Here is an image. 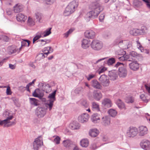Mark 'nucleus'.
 <instances>
[{
	"instance_id": "obj_21",
	"label": "nucleus",
	"mask_w": 150,
	"mask_h": 150,
	"mask_svg": "<svg viewBox=\"0 0 150 150\" xmlns=\"http://www.w3.org/2000/svg\"><path fill=\"white\" fill-rule=\"evenodd\" d=\"M33 96L34 97H38L41 99L43 96L44 94L41 92L40 90L38 88L36 89L33 93Z\"/></svg>"
},
{
	"instance_id": "obj_61",
	"label": "nucleus",
	"mask_w": 150,
	"mask_h": 150,
	"mask_svg": "<svg viewBox=\"0 0 150 150\" xmlns=\"http://www.w3.org/2000/svg\"><path fill=\"white\" fill-rule=\"evenodd\" d=\"M146 4L147 8L150 9V0H142Z\"/></svg>"
},
{
	"instance_id": "obj_20",
	"label": "nucleus",
	"mask_w": 150,
	"mask_h": 150,
	"mask_svg": "<svg viewBox=\"0 0 150 150\" xmlns=\"http://www.w3.org/2000/svg\"><path fill=\"white\" fill-rule=\"evenodd\" d=\"M85 36L88 38L92 39L94 37L95 35V33L92 30H87L85 32Z\"/></svg>"
},
{
	"instance_id": "obj_8",
	"label": "nucleus",
	"mask_w": 150,
	"mask_h": 150,
	"mask_svg": "<svg viewBox=\"0 0 150 150\" xmlns=\"http://www.w3.org/2000/svg\"><path fill=\"white\" fill-rule=\"evenodd\" d=\"M91 8L92 10H94L96 11L100 12L103 10L104 8L101 3L99 1H96L92 3Z\"/></svg>"
},
{
	"instance_id": "obj_50",
	"label": "nucleus",
	"mask_w": 150,
	"mask_h": 150,
	"mask_svg": "<svg viewBox=\"0 0 150 150\" xmlns=\"http://www.w3.org/2000/svg\"><path fill=\"white\" fill-rule=\"evenodd\" d=\"M122 42L123 43L124 46L123 47L125 49H128L129 47V42L128 40L122 41Z\"/></svg>"
},
{
	"instance_id": "obj_5",
	"label": "nucleus",
	"mask_w": 150,
	"mask_h": 150,
	"mask_svg": "<svg viewBox=\"0 0 150 150\" xmlns=\"http://www.w3.org/2000/svg\"><path fill=\"white\" fill-rule=\"evenodd\" d=\"M53 50L50 47H47L44 48L43 50V53H40L37 56V57L41 58V59H43L45 57H46L48 54L52 52Z\"/></svg>"
},
{
	"instance_id": "obj_13",
	"label": "nucleus",
	"mask_w": 150,
	"mask_h": 150,
	"mask_svg": "<svg viewBox=\"0 0 150 150\" xmlns=\"http://www.w3.org/2000/svg\"><path fill=\"white\" fill-rule=\"evenodd\" d=\"M24 6L20 3L16 4L13 7V11L15 13L22 12L23 10Z\"/></svg>"
},
{
	"instance_id": "obj_10",
	"label": "nucleus",
	"mask_w": 150,
	"mask_h": 150,
	"mask_svg": "<svg viewBox=\"0 0 150 150\" xmlns=\"http://www.w3.org/2000/svg\"><path fill=\"white\" fill-rule=\"evenodd\" d=\"M46 109L43 108L38 107L36 109V114L38 117H43L46 114Z\"/></svg>"
},
{
	"instance_id": "obj_44",
	"label": "nucleus",
	"mask_w": 150,
	"mask_h": 150,
	"mask_svg": "<svg viewBox=\"0 0 150 150\" xmlns=\"http://www.w3.org/2000/svg\"><path fill=\"white\" fill-rule=\"evenodd\" d=\"M48 41V40L46 39L45 40H40L37 41V42L40 45V46H42L47 43V41Z\"/></svg>"
},
{
	"instance_id": "obj_38",
	"label": "nucleus",
	"mask_w": 150,
	"mask_h": 150,
	"mask_svg": "<svg viewBox=\"0 0 150 150\" xmlns=\"http://www.w3.org/2000/svg\"><path fill=\"white\" fill-rule=\"evenodd\" d=\"M30 43V41L28 40H23L21 42V46L19 49V51H21V49L25 46H26L27 45V46L29 47Z\"/></svg>"
},
{
	"instance_id": "obj_42",
	"label": "nucleus",
	"mask_w": 150,
	"mask_h": 150,
	"mask_svg": "<svg viewBox=\"0 0 150 150\" xmlns=\"http://www.w3.org/2000/svg\"><path fill=\"white\" fill-rule=\"evenodd\" d=\"M41 37L42 38V36L40 31L37 33L34 37L33 40V43L34 44L35 41L38 40Z\"/></svg>"
},
{
	"instance_id": "obj_54",
	"label": "nucleus",
	"mask_w": 150,
	"mask_h": 150,
	"mask_svg": "<svg viewBox=\"0 0 150 150\" xmlns=\"http://www.w3.org/2000/svg\"><path fill=\"white\" fill-rule=\"evenodd\" d=\"M81 104L82 106L85 108H88V103L86 100H82Z\"/></svg>"
},
{
	"instance_id": "obj_12",
	"label": "nucleus",
	"mask_w": 150,
	"mask_h": 150,
	"mask_svg": "<svg viewBox=\"0 0 150 150\" xmlns=\"http://www.w3.org/2000/svg\"><path fill=\"white\" fill-rule=\"evenodd\" d=\"M141 147L143 149L147 150L150 149V142L147 140H144L140 143Z\"/></svg>"
},
{
	"instance_id": "obj_39",
	"label": "nucleus",
	"mask_w": 150,
	"mask_h": 150,
	"mask_svg": "<svg viewBox=\"0 0 150 150\" xmlns=\"http://www.w3.org/2000/svg\"><path fill=\"white\" fill-rule=\"evenodd\" d=\"M35 15L36 19L39 22H41L43 17L42 14L40 13L37 12L35 13Z\"/></svg>"
},
{
	"instance_id": "obj_48",
	"label": "nucleus",
	"mask_w": 150,
	"mask_h": 150,
	"mask_svg": "<svg viewBox=\"0 0 150 150\" xmlns=\"http://www.w3.org/2000/svg\"><path fill=\"white\" fill-rule=\"evenodd\" d=\"M96 76L95 74L92 73H90L88 75L86 76V78L88 81H89L91 79L94 78Z\"/></svg>"
},
{
	"instance_id": "obj_60",
	"label": "nucleus",
	"mask_w": 150,
	"mask_h": 150,
	"mask_svg": "<svg viewBox=\"0 0 150 150\" xmlns=\"http://www.w3.org/2000/svg\"><path fill=\"white\" fill-rule=\"evenodd\" d=\"M73 31V30L72 29L69 30L66 33L64 34V37L65 38H67L68 36Z\"/></svg>"
},
{
	"instance_id": "obj_4",
	"label": "nucleus",
	"mask_w": 150,
	"mask_h": 150,
	"mask_svg": "<svg viewBox=\"0 0 150 150\" xmlns=\"http://www.w3.org/2000/svg\"><path fill=\"white\" fill-rule=\"evenodd\" d=\"M91 45L92 49L97 51L100 50L103 47V43L101 41L97 40H93Z\"/></svg>"
},
{
	"instance_id": "obj_53",
	"label": "nucleus",
	"mask_w": 150,
	"mask_h": 150,
	"mask_svg": "<svg viewBox=\"0 0 150 150\" xmlns=\"http://www.w3.org/2000/svg\"><path fill=\"white\" fill-rule=\"evenodd\" d=\"M136 42L137 48L140 50L142 52H143L144 51L143 47H142L140 42L138 40Z\"/></svg>"
},
{
	"instance_id": "obj_59",
	"label": "nucleus",
	"mask_w": 150,
	"mask_h": 150,
	"mask_svg": "<svg viewBox=\"0 0 150 150\" xmlns=\"http://www.w3.org/2000/svg\"><path fill=\"white\" fill-rule=\"evenodd\" d=\"M144 86L146 91L150 94V83L146 84L144 85Z\"/></svg>"
},
{
	"instance_id": "obj_37",
	"label": "nucleus",
	"mask_w": 150,
	"mask_h": 150,
	"mask_svg": "<svg viewBox=\"0 0 150 150\" xmlns=\"http://www.w3.org/2000/svg\"><path fill=\"white\" fill-rule=\"evenodd\" d=\"M56 91L55 90L52 93L50 94L48 96V98L49 99L48 100L54 101L56 100L55 95L56 94Z\"/></svg>"
},
{
	"instance_id": "obj_47",
	"label": "nucleus",
	"mask_w": 150,
	"mask_h": 150,
	"mask_svg": "<svg viewBox=\"0 0 150 150\" xmlns=\"http://www.w3.org/2000/svg\"><path fill=\"white\" fill-rule=\"evenodd\" d=\"M125 56H128L129 57V58L132 59H136V57L138 56L137 54L134 51H132L131 52L130 54L129 55H125Z\"/></svg>"
},
{
	"instance_id": "obj_19",
	"label": "nucleus",
	"mask_w": 150,
	"mask_h": 150,
	"mask_svg": "<svg viewBox=\"0 0 150 150\" xmlns=\"http://www.w3.org/2000/svg\"><path fill=\"white\" fill-rule=\"evenodd\" d=\"M18 21L24 22L27 18V16L22 13L18 14L16 16Z\"/></svg>"
},
{
	"instance_id": "obj_11",
	"label": "nucleus",
	"mask_w": 150,
	"mask_h": 150,
	"mask_svg": "<svg viewBox=\"0 0 150 150\" xmlns=\"http://www.w3.org/2000/svg\"><path fill=\"white\" fill-rule=\"evenodd\" d=\"M89 118L88 115L86 113L82 114L78 117L79 121L82 123H84L87 122Z\"/></svg>"
},
{
	"instance_id": "obj_3",
	"label": "nucleus",
	"mask_w": 150,
	"mask_h": 150,
	"mask_svg": "<svg viewBox=\"0 0 150 150\" xmlns=\"http://www.w3.org/2000/svg\"><path fill=\"white\" fill-rule=\"evenodd\" d=\"M123 66V63L119 62H117L115 66L116 68L120 66L119 68L118 74L120 77L122 78L125 77L127 75V70Z\"/></svg>"
},
{
	"instance_id": "obj_46",
	"label": "nucleus",
	"mask_w": 150,
	"mask_h": 150,
	"mask_svg": "<svg viewBox=\"0 0 150 150\" xmlns=\"http://www.w3.org/2000/svg\"><path fill=\"white\" fill-rule=\"evenodd\" d=\"M54 101L48 100L46 104L47 107L49 109V110L50 111L52 107L53 103Z\"/></svg>"
},
{
	"instance_id": "obj_27",
	"label": "nucleus",
	"mask_w": 150,
	"mask_h": 150,
	"mask_svg": "<svg viewBox=\"0 0 150 150\" xmlns=\"http://www.w3.org/2000/svg\"><path fill=\"white\" fill-rule=\"evenodd\" d=\"M91 119L93 123H97L99 122L100 120L99 115L97 113H94L92 115Z\"/></svg>"
},
{
	"instance_id": "obj_40",
	"label": "nucleus",
	"mask_w": 150,
	"mask_h": 150,
	"mask_svg": "<svg viewBox=\"0 0 150 150\" xmlns=\"http://www.w3.org/2000/svg\"><path fill=\"white\" fill-rule=\"evenodd\" d=\"M109 115L112 117H115L117 114V111L115 110L110 109L108 111Z\"/></svg>"
},
{
	"instance_id": "obj_45",
	"label": "nucleus",
	"mask_w": 150,
	"mask_h": 150,
	"mask_svg": "<svg viewBox=\"0 0 150 150\" xmlns=\"http://www.w3.org/2000/svg\"><path fill=\"white\" fill-rule=\"evenodd\" d=\"M39 85H41L43 86V87H45V88H49V89L47 91L46 90H45V88H43V91H45L46 93H48L49 91L51 90V89H50L51 87L49 85V84H47V85L44 86V84L42 83H39Z\"/></svg>"
},
{
	"instance_id": "obj_29",
	"label": "nucleus",
	"mask_w": 150,
	"mask_h": 150,
	"mask_svg": "<svg viewBox=\"0 0 150 150\" xmlns=\"http://www.w3.org/2000/svg\"><path fill=\"white\" fill-rule=\"evenodd\" d=\"M63 144L64 147L67 148H69L73 146L72 142L69 140H64L63 142Z\"/></svg>"
},
{
	"instance_id": "obj_58",
	"label": "nucleus",
	"mask_w": 150,
	"mask_h": 150,
	"mask_svg": "<svg viewBox=\"0 0 150 150\" xmlns=\"http://www.w3.org/2000/svg\"><path fill=\"white\" fill-rule=\"evenodd\" d=\"M140 98L144 102L146 103H147L149 102V100H150V98L148 99L146 98L144 95L143 94H142L140 96Z\"/></svg>"
},
{
	"instance_id": "obj_24",
	"label": "nucleus",
	"mask_w": 150,
	"mask_h": 150,
	"mask_svg": "<svg viewBox=\"0 0 150 150\" xmlns=\"http://www.w3.org/2000/svg\"><path fill=\"white\" fill-rule=\"evenodd\" d=\"M108 76L110 79L113 81L116 80L117 78V75L116 72L114 71H109Z\"/></svg>"
},
{
	"instance_id": "obj_28",
	"label": "nucleus",
	"mask_w": 150,
	"mask_h": 150,
	"mask_svg": "<svg viewBox=\"0 0 150 150\" xmlns=\"http://www.w3.org/2000/svg\"><path fill=\"white\" fill-rule=\"evenodd\" d=\"M69 126L72 129H77L80 128V125L78 122H73L70 124Z\"/></svg>"
},
{
	"instance_id": "obj_62",
	"label": "nucleus",
	"mask_w": 150,
	"mask_h": 150,
	"mask_svg": "<svg viewBox=\"0 0 150 150\" xmlns=\"http://www.w3.org/2000/svg\"><path fill=\"white\" fill-rule=\"evenodd\" d=\"M1 38L4 41L8 42L9 40V38L7 36L3 35L1 36Z\"/></svg>"
},
{
	"instance_id": "obj_34",
	"label": "nucleus",
	"mask_w": 150,
	"mask_h": 150,
	"mask_svg": "<svg viewBox=\"0 0 150 150\" xmlns=\"http://www.w3.org/2000/svg\"><path fill=\"white\" fill-rule=\"evenodd\" d=\"M88 144L89 141L87 139H83L80 141V144L83 147H86L88 146Z\"/></svg>"
},
{
	"instance_id": "obj_17",
	"label": "nucleus",
	"mask_w": 150,
	"mask_h": 150,
	"mask_svg": "<svg viewBox=\"0 0 150 150\" xmlns=\"http://www.w3.org/2000/svg\"><path fill=\"white\" fill-rule=\"evenodd\" d=\"M91 86L95 89H100L102 86L100 83L96 79H93L90 82Z\"/></svg>"
},
{
	"instance_id": "obj_9",
	"label": "nucleus",
	"mask_w": 150,
	"mask_h": 150,
	"mask_svg": "<svg viewBox=\"0 0 150 150\" xmlns=\"http://www.w3.org/2000/svg\"><path fill=\"white\" fill-rule=\"evenodd\" d=\"M99 81L101 84L104 86H108L109 84V81L107 76L105 75H102L99 78Z\"/></svg>"
},
{
	"instance_id": "obj_56",
	"label": "nucleus",
	"mask_w": 150,
	"mask_h": 150,
	"mask_svg": "<svg viewBox=\"0 0 150 150\" xmlns=\"http://www.w3.org/2000/svg\"><path fill=\"white\" fill-rule=\"evenodd\" d=\"M56 0H44V2L46 4L51 5Z\"/></svg>"
},
{
	"instance_id": "obj_31",
	"label": "nucleus",
	"mask_w": 150,
	"mask_h": 150,
	"mask_svg": "<svg viewBox=\"0 0 150 150\" xmlns=\"http://www.w3.org/2000/svg\"><path fill=\"white\" fill-rule=\"evenodd\" d=\"M7 50L9 54L15 53L16 52V47L14 45L9 46L8 47Z\"/></svg>"
},
{
	"instance_id": "obj_26",
	"label": "nucleus",
	"mask_w": 150,
	"mask_h": 150,
	"mask_svg": "<svg viewBox=\"0 0 150 150\" xmlns=\"http://www.w3.org/2000/svg\"><path fill=\"white\" fill-rule=\"evenodd\" d=\"M90 45V41L87 40L83 39L81 41V47L84 49L88 48Z\"/></svg>"
},
{
	"instance_id": "obj_30",
	"label": "nucleus",
	"mask_w": 150,
	"mask_h": 150,
	"mask_svg": "<svg viewBox=\"0 0 150 150\" xmlns=\"http://www.w3.org/2000/svg\"><path fill=\"white\" fill-rule=\"evenodd\" d=\"M51 28H50L45 31H40L41 35H42V38L46 37L50 34L51 33Z\"/></svg>"
},
{
	"instance_id": "obj_14",
	"label": "nucleus",
	"mask_w": 150,
	"mask_h": 150,
	"mask_svg": "<svg viewBox=\"0 0 150 150\" xmlns=\"http://www.w3.org/2000/svg\"><path fill=\"white\" fill-rule=\"evenodd\" d=\"M3 116L4 117L6 118V119L4 120H6L5 121L6 124L9 123V121L12 120L13 118L12 113L10 111H5L3 113Z\"/></svg>"
},
{
	"instance_id": "obj_1",
	"label": "nucleus",
	"mask_w": 150,
	"mask_h": 150,
	"mask_svg": "<svg viewBox=\"0 0 150 150\" xmlns=\"http://www.w3.org/2000/svg\"><path fill=\"white\" fill-rule=\"evenodd\" d=\"M118 58L120 61H127L131 62L129 65V67L131 70L136 71L139 69V64L135 59L129 58V57L128 56L118 57Z\"/></svg>"
},
{
	"instance_id": "obj_18",
	"label": "nucleus",
	"mask_w": 150,
	"mask_h": 150,
	"mask_svg": "<svg viewBox=\"0 0 150 150\" xmlns=\"http://www.w3.org/2000/svg\"><path fill=\"white\" fill-rule=\"evenodd\" d=\"M102 123L105 126L109 125L110 123V119L109 117L108 116H103L102 119Z\"/></svg>"
},
{
	"instance_id": "obj_6",
	"label": "nucleus",
	"mask_w": 150,
	"mask_h": 150,
	"mask_svg": "<svg viewBox=\"0 0 150 150\" xmlns=\"http://www.w3.org/2000/svg\"><path fill=\"white\" fill-rule=\"evenodd\" d=\"M43 144L42 137L41 136L36 138L33 143V147L34 150H37Z\"/></svg>"
},
{
	"instance_id": "obj_22",
	"label": "nucleus",
	"mask_w": 150,
	"mask_h": 150,
	"mask_svg": "<svg viewBox=\"0 0 150 150\" xmlns=\"http://www.w3.org/2000/svg\"><path fill=\"white\" fill-rule=\"evenodd\" d=\"M93 97L97 101L99 100L102 97L101 93L96 91H94L93 93Z\"/></svg>"
},
{
	"instance_id": "obj_7",
	"label": "nucleus",
	"mask_w": 150,
	"mask_h": 150,
	"mask_svg": "<svg viewBox=\"0 0 150 150\" xmlns=\"http://www.w3.org/2000/svg\"><path fill=\"white\" fill-rule=\"evenodd\" d=\"M138 133V131L136 128L130 127L127 131V135L129 137H133L137 135Z\"/></svg>"
},
{
	"instance_id": "obj_25",
	"label": "nucleus",
	"mask_w": 150,
	"mask_h": 150,
	"mask_svg": "<svg viewBox=\"0 0 150 150\" xmlns=\"http://www.w3.org/2000/svg\"><path fill=\"white\" fill-rule=\"evenodd\" d=\"M99 133V131L97 129H92L90 130L89 134L92 137H95L97 136Z\"/></svg>"
},
{
	"instance_id": "obj_2",
	"label": "nucleus",
	"mask_w": 150,
	"mask_h": 150,
	"mask_svg": "<svg viewBox=\"0 0 150 150\" xmlns=\"http://www.w3.org/2000/svg\"><path fill=\"white\" fill-rule=\"evenodd\" d=\"M78 6V2L73 1L70 2L65 8L64 12L65 16H68L73 13Z\"/></svg>"
},
{
	"instance_id": "obj_63",
	"label": "nucleus",
	"mask_w": 150,
	"mask_h": 150,
	"mask_svg": "<svg viewBox=\"0 0 150 150\" xmlns=\"http://www.w3.org/2000/svg\"><path fill=\"white\" fill-rule=\"evenodd\" d=\"M6 94L8 95H10L11 94L10 88L9 86L7 87L6 89Z\"/></svg>"
},
{
	"instance_id": "obj_41",
	"label": "nucleus",
	"mask_w": 150,
	"mask_h": 150,
	"mask_svg": "<svg viewBox=\"0 0 150 150\" xmlns=\"http://www.w3.org/2000/svg\"><path fill=\"white\" fill-rule=\"evenodd\" d=\"M133 5L136 7H139L143 5L142 2L139 0H134L133 2Z\"/></svg>"
},
{
	"instance_id": "obj_16",
	"label": "nucleus",
	"mask_w": 150,
	"mask_h": 150,
	"mask_svg": "<svg viewBox=\"0 0 150 150\" xmlns=\"http://www.w3.org/2000/svg\"><path fill=\"white\" fill-rule=\"evenodd\" d=\"M102 105L105 107L109 108L112 105L111 101L108 98H105L103 99L102 102Z\"/></svg>"
},
{
	"instance_id": "obj_55",
	"label": "nucleus",
	"mask_w": 150,
	"mask_h": 150,
	"mask_svg": "<svg viewBox=\"0 0 150 150\" xmlns=\"http://www.w3.org/2000/svg\"><path fill=\"white\" fill-rule=\"evenodd\" d=\"M140 32L141 35L146 33L147 32V29L146 27L144 26L142 27L141 29H140Z\"/></svg>"
},
{
	"instance_id": "obj_49",
	"label": "nucleus",
	"mask_w": 150,
	"mask_h": 150,
	"mask_svg": "<svg viewBox=\"0 0 150 150\" xmlns=\"http://www.w3.org/2000/svg\"><path fill=\"white\" fill-rule=\"evenodd\" d=\"M125 101L127 103H133L134 101V99L132 97L129 96L126 98Z\"/></svg>"
},
{
	"instance_id": "obj_43",
	"label": "nucleus",
	"mask_w": 150,
	"mask_h": 150,
	"mask_svg": "<svg viewBox=\"0 0 150 150\" xmlns=\"http://www.w3.org/2000/svg\"><path fill=\"white\" fill-rule=\"evenodd\" d=\"M27 23L28 25L32 26L35 24V21L32 18L29 17L27 20Z\"/></svg>"
},
{
	"instance_id": "obj_52",
	"label": "nucleus",
	"mask_w": 150,
	"mask_h": 150,
	"mask_svg": "<svg viewBox=\"0 0 150 150\" xmlns=\"http://www.w3.org/2000/svg\"><path fill=\"white\" fill-rule=\"evenodd\" d=\"M53 137H54L53 142L56 144H59L60 143V142L61 140L60 137L57 136H54Z\"/></svg>"
},
{
	"instance_id": "obj_23",
	"label": "nucleus",
	"mask_w": 150,
	"mask_h": 150,
	"mask_svg": "<svg viewBox=\"0 0 150 150\" xmlns=\"http://www.w3.org/2000/svg\"><path fill=\"white\" fill-rule=\"evenodd\" d=\"M148 129L146 127L141 126L139 127V135L141 136H143L147 133Z\"/></svg>"
},
{
	"instance_id": "obj_57",
	"label": "nucleus",
	"mask_w": 150,
	"mask_h": 150,
	"mask_svg": "<svg viewBox=\"0 0 150 150\" xmlns=\"http://www.w3.org/2000/svg\"><path fill=\"white\" fill-rule=\"evenodd\" d=\"M125 52L123 50H118L116 53V54L118 55H123V56H125Z\"/></svg>"
},
{
	"instance_id": "obj_36",
	"label": "nucleus",
	"mask_w": 150,
	"mask_h": 150,
	"mask_svg": "<svg viewBox=\"0 0 150 150\" xmlns=\"http://www.w3.org/2000/svg\"><path fill=\"white\" fill-rule=\"evenodd\" d=\"M29 100L31 105L36 106L39 105L38 100L35 98H29Z\"/></svg>"
},
{
	"instance_id": "obj_35",
	"label": "nucleus",
	"mask_w": 150,
	"mask_h": 150,
	"mask_svg": "<svg viewBox=\"0 0 150 150\" xmlns=\"http://www.w3.org/2000/svg\"><path fill=\"white\" fill-rule=\"evenodd\" d=\"M116 104L117 105L119 108L120 109H126L125 105L120 100L118 99L116 102Z\"/></svg>"
},
{
	"instance_id": "obj_64",
	"label": "nucleus",
	"mask_w": 150,
	"mask_h": 150,
	"mask_svg": "<svg viewBox=\"0 0 150 150\" xmlns=\"http://www.w3.org/2000/svg\"><path fill=\"white\" fill-rule=\"evenodd\" d=\"M104 17H105V15H104V14H101L100 16L99 17V20L100 21H103L104 20Z\"/></svg>"
},
{
	"instance_id": "obj_33",
	"label": "nucleus",
	"mask_w": 150,
	"mask_h": 150,
	"mask_svg": "<svg viewBox=\"0 0 150 150\" xmlns=\"http://www.w3.org/2000/svg\"><path fill=\"white\" fill-rule=\"evenodd\" d=\"M92 108L93 110L96 111L100 110L99 106L98 104L95 102L92 103Z\"/></svg>"
},
{
	"instance_id": "obj_51",
	"label": "nucleus",
	"mask_w": 150,
	"mask_h": 150,
	"mask_svg": "<svg viewBox=\"0 0 150 150\" xmlns=\"http://www.w3.org/2000/svg\"><path fill=\"white\" fill-rule=\"evenodd\" d=\"M115 62V60L113 58L109 59L107 61V64L108 65H111L114 63Z\"/></svg>"
},
{
	"instance_id": "obj_15",
	"label": "nucleus",
	"mask_w": 150,
	"mask_h": 150,
	"mask_svg": "<svg viewBox=\"0 0 150 150\" xmlns=\"http://www.w3.org/2000/svg\"><path fill=\"white\" fill-rule=\"evenodd\" d=\"M100 12L92 10L91 11L88 13L87 14V17L89 18H95L97 17Z\"/></svg>"
},
{
	"instance_id": "obj_32",
	"label": "nucleus",
	"mask_w": 150,
	"mask_h": 150,
	"mask_svg": "<svg viewBox=\"0 0 150 150\" xmlns=\"http://www.w3.org/2000/svg\"><path fill=\"white\" fill-rule=\"evenodd\" d=\"M130 34L133 35H137L140 34V29L137 28H133L130 31Z\"/></svg>"
}]
</instances>
